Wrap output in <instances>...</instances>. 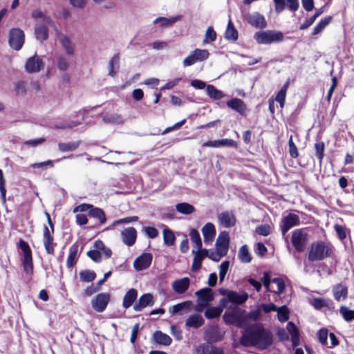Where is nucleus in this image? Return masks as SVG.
I'll return each mask as SVG.
<instances>
[{"label":"nucleus","instance_id":"36","mask_svg":"<svg viewBox=\"0 0 354 354\" xmlns=\"http://www.w3.org/2000/svg\"><path fill=\"white\" fill-rule=\"evenodd\" d=\"M206 93L208 96L214 100H221L225 97V93L215 88L213 85L208 84L206 87Z\"/></svg>","mask_w":354,"mask_h":354},{"label":"nucleus","instance_id":"44","mask_svg":"<svg viewBox=\"0 0 354 354\" xmlns=\"http://www.w3.org/2000/svg\"><path fill=\"white\" fill-rule=\"evenodd\" d=\"M331 20V17H328L321 19V21L314 27L313 35H316L319 34L326 26H328Z\"/></svg>","mask_w":354,"mask_h":354},{"label":"nucleus","instance_id":"45","mask_svg":"<svg viewBox=\"0 0 354 354\" xmlns=\"http://www.w3.org/2000/svg\"><path fill=\"white\" fill-rule=\"evenodd\" d=\"M180 17H175L171 18L158 17L153 21L154 24H160L161 26L169 27L174 24Z\"/></svg>","mask_w":354,"mask_h":354},{"label":"nucleus","instance_id":"61","mask_svg":"<svg viewBox=\"0 0 354 354\" xmlns=\"http://www.w3.org/2000/svg\"><path fill=\"white\" fill-rule=\"evenodd\" d=\"M32 17L33 18H41L46 24H51L52 19L50 17L46 16L44 13L40 10H35L32 12Z\"/></svg>","mask_w":354,"mask_h":354},{"label":"nucleus","instance_id":"10","mask_svg":"<svg viewBox=\"0 0 354 354\" xmlns=\"http://www.w3.org/2000/svg\"><path fill=\"white\" fill-rule=\"evenodd\" d=\"M300 224V218L297 214L289 213L282 218L280 227L284 236L290 229Z\"/></svg>","mask_w":354,"mask_h":354},{"label":"nucleus","instance_id":"31","mask_svg":"<svg viewBox=\"0 0 354 354\" xmlns=\"http://www.w3.org/2000/svg\"><path fill=\"white\" fill-rule=\"evenodd\" d=\"M286 328L291 335L292 346L296 347L299 344V334L296 326L291 322H288Z\"/></svg>","mask_w":354,"mask_h":354},{"label":"nucleus","instance_id":"60","mask_svg":"<svg viewBox=\"0 0 354 354\" xmlns=\"http://www.w3.org/2000/svg\"><path fill=\"white\" fill-rule=\"evenodd\" d=\"M272 282L275 283L277 286V290L274 291L277 295L281 294L285 289L284 281L281 278H274L272 279Z\"/></svg>","mask_w":354,"mask_h":354},{"label":"nucleus","instance_id":"42","mask_svg":"<svg viewBox=\"0 0 354 354\" xmlns=\"http://www.w3.org/2000/svg\"><path fill=\"white\" fill-rule=\"evenodd\" d=\"M223 307H209L205 311V316L207 319H214L221 315Z\"/></svg>","mask_w":354,"mask_h":354},{"label":"nucleus","instance_id":"39","mask_svg":"<svg viewBox=\"0 0 354 354\" xmlns=\"http://www.w3.org/2000/svg\"><path fill=\"white\" fill-rule=\"evenodd\" d=\"M176 209L180 214L189 215L195 211L194 207L187 203H180L176 205Z\"/></svg>","mask_w":354,"mask_h":354},{"label":"nucleus","instance_id":"22","mask_svg":"<svg viewBox=\"0 0 354 354\" xmlns=\"http://www.w3.org/2000/svg\"><path fill=\"white\" fill-rule=\"evenodd\" d=\"M190 279L188 277H183L174 280L171 287L173 290L178 295L185 293L189 288Z\"/></svg>","mask_w":354,"mask_h":354},{"label":"nucleus","instance_id":"18","mask_svg":"<svg viewBox=\"0 0 354 354\" xmlns=\"http://www.w3.org/2000/svg\"><path fill=\"white\" fill-rule=\"evenodd\" d=\"M110 296L108 293L98 294L92 301L93 309L97 312H102L106 308L109 301Z\"/></svg>","mask_w":354,"mask_h":354},{"label":"nucleus","instance_id":"16","mask_svg":"<svg viewBox=\"0 0 354 354\" xmlns=\"http://www.w3.org/2000/svg\"><path fill=\"white\" fill-rule=\"evenodd\" d=\"M195 294L198 296L197 302L201 308L205 307L214 299L212 290L209 288L201 289L196 291Z\"/></svg>","mask_w":354,"mask_h":354},{"label":"nucleus","instance_id":"54","mask_svg":"<svg viewBox=\"0 0 354 354\" xmlns=\"http://www.w3.org/2000/svg\"><path fill=\"white\" fill-rule=\"evenodd\" d=\"M339 313L346 322H351L354 319V310H349L346 306H341L339 308Z\"/></svg>","mask_w":354,"mask_h":354},{"label":"nucleus","instance_id":"30","mask_svg":"<svg viewBox=\"0 0 354 354\" xmlns=\"http://www.w3.org/2000/svg\"><path fill=\"white\" fill-rule=\"evenodd\" d=\"M205 323L204 319L202 317L201 315L198 314H194L191 316H189L186 322H185V326L187 327H191L194 328H198L203 326Z\"/></svg>","mask_w":354,"mask_h":354},{"label":"nucleus","instance_id":"2","mask_svg":"<svg viewBox=\"0 0 354 354\" xmlns=\"http://www.w3.org/2000/svg\"><path fill=\"white\" fill-rule=\"evenodd\" d=\"M254 39L259 44L269 45L282 42L284 39V35L279 30H261L254 33Z\"/></svg>","mask_w":354,"mask_h":354},{"label":"nucleus","instance_id":"5","mask_svg":"<svg viewBox=\"0 0 354 354\" xmlns=\"http://www.w3.org/2000/svg\"><path fill=\"white\" fill-rule=\"evenodd\" d=\"M17 246L23 252L22 266L24 271L27 275L31 276L34 272L32 250L28 243L23 239L19 240Z\"/></svg>","mask_w":354,"mask_h":354},{"label":"nucleus","instance_id":"25","mask_svg":"<svg viewBox=\"0 0 354 354\" xmlns=\"http://www.w3.org/2000/svg\"><path fill=\"white\" fill-rule=\"evenodd\" d=\"M201 231L205 243H212L216 234L214 225L212 223H207L203 227Z\"/></svg>","mask_w":354,"mask_h":354},{"label":"nucleus","instance_id":"11","mask_svg":"<svg viewBox=\"0 0 354 354\" xmlns=\"http://www.w3.org/2000/svg\"><path fill=\"white\" fill-rule=\"evenodd\" d=\"M248 298V295L245 292H237L235 291H229L227 293L226 298H223L221 300L220 304L224 305L225 301H229L237 306L245 303Z\"/></svg>","mask_w":354,"mask_h":354},{"label":"nucleus","instance_id":"15","mask_svg":"<svg viewBox=\"0 0 354 354\" xmlns=\"http://www.w3.org/2000/svg\"><path fill=\"white\" fill-rule=\"evenodd\" d=\"M151 253H143L133 261V268L137 271H141L148 268L152 261Z\"/></svg>","mask_w":354,"mask_h":354},{"label":"nucleus","instance_id":"7","mask_svg":"<svg viewBox=\"0 0 354 354\" xmlns=\"http://www.w3.org/2000/svg\"><path fill=\"white\" fill-rule=\"evenodd\" d=\"M75 286L77 291L83 290L79 294L78 297L80 299L86 301L88 296V286L84 287V283H88V270H82L78 275L75 277Z\"/></svg>","mask_w":354,"mask_h":354},{"label":"nucleus","instance_id":"3","mask_svg":"<svg viewBox=\"0 0 354 354\" xmlns=\"http://www.w3.org/2000/svg\"><path fill=\"white\" fill-rule=\"evenodd\" d=\"M223 319L225 323L241 328L245 321V311L236 306H231L225 312Z\"/></svg>","mask_w":354,"mask_h":354},{"label":"nucleus","instance_id":"9","mask_svg":"<svg viewBox=\"0 0 354 354\" xmlns=\"http://www.w3.org/2000/svg\"><path fill=\"white\" fill-rule=\"evenodd\" d=\"M25 35L20 28H12L9 32L8 43L10 46L15 50H19L24 43Z\"/></svg>","mask_w":354,"mask_h":354},{"label":"nucleus","instance_id":"14","mask_svg":"<svg viewBox=\"0 0 354 354\" xmlns=\"http://www.w3.org/2000/svg\"><path fill=\"white\" fill-rule=\"evenodd\" d=\"M230 237L228 232L224 231L219 234L216 241V250L221 255H226L228 252Z\"/></svg>","mask_w":354,"mask_h":354},{"label":"nucleus","instance_id":"53","mask_svg":"<svg viewBox=\"0 0 354 354\" xmlns=\"http://www.w3.org/2000/svg\"><path fill=\"white\" fill-rule=\"evenodd\" d=\"M288 84H286L277 94L275 100L280 104L281 108H283L285 104L286 91Z\"/></svg>","mask_w":354,"mask_h":354},{"label":"nucleus","instance_id":"35","mask_svg":"<svg viewBox=\"0 0 354 354\" xmlns=\"http://www.w3.org/2000/svg\"><path fill=\"white\" fill-rule=\"evenodd\" d=\"M154 340L159 344L169 346L171 343V338L161 331H156L153 334Z\"/></svg>","mask_w":354,"mask_h":354},{"label":"nucleus","instance_id":"59","mask_svg":"<svg viewBox=\"0 0 354 354\" xmlns=\"http://www.w3.org/2000/svg\"><path fill=\"white\" fill-rule=\"evenodd\" d=\"M289 153L292 158H297L299 156V152L297 146L293 142L292 136H290L288 140Z\"/></svg>","mask_w":354,"mask_h":354},{"label":"nucleus","instance_id":"33","mask_svg":"<svg viewBox=\"0 0 354 354\" xmlns=\"http://www.w3.org/2000/svg\"><path fill=\"white\" fill-rule=\"evenodd\" d=\"M333 296L335 300L339 301L342 299H345L348 295V289L342 284L335 285L333 288Z\"/></svg>","mask_w":354,"mask_h":354},{"label":"nucleus","instance_id":"49","mask_svg":"<svg viewBox=\"0 0 354 354\" xmlns=\"http://www.w3.org/2000/svg\"><path fill=\"white\" fill-rule=\"evenodd\" d=\"M79 144L77 142H60L58 144L59 150L62 152L72 151L78 147Z\"/></svg>","mask_w":354,"mask_h":354},{"label":"nucleus","instance_id":"28","mask_svg":"<svg viewBox=\"0 0 354 354\" xmlns=\"http://www.w3.org/2000/svg\"><path fill=\"white\" fill-rule=\"evenodd\" d=\"M90 217L95 219L100 225H103L106 221V218L103 209L95 207L90 204Z\"/></svg>","mask_w":354,"mask_h":354},{"label":"nucleus","instance_id":"41","mask_svg":"<svg viewBox=\"0 0 354 354\" xmlns=\"http://www.w3.org/2000/svg\"><path fill=\"white\" fill-rule=\"evenodd\" d=\"M238 257L239 260L244 263H248L252 260L251 255L246 245H243L240 248Z\"/></svg>","mask_w":354,"mask_h":354},{"label":"nucleus","instance_id":"24","mask_svg":"<svg viewBox=\"0 0 354 354\" xmlns=\"http://www.w3.org/2000/svg\"><path fill=\"white\" fill-rule=\"evenodd\" d=\"M194 254V259L192 265V271L195 272L199 270L202 265V261L206 255H207V250L206 249H197V250H192Z\"/></svg>","mask_w":354,"mask_h":354},{"label":"nucleus","instance_id":"20","mask_svg":"<svg viewBox=\"0 0 354 354\" xmlns=\"http://www.w3.org/2000/svg\"><path fill=\"white\" fill-rule=\"evenodd\" d=\"M203 147H212V148H220V147H236V142L227 138H223L221 140L207 141L202 144Z\"/></svg>","mask_w":354,"mask_h":354},{"label":"nucleus","instance_id":"4","mask_svg":"<svg viewBox=\"0 0 354 354\" xmlns=\"http://www.w3.org/2000/svg\"><path fill=\"white\" fill-rule=\"evenodd\" d=\"M330 248L323 241L313 243L308 252V259L311 261L323 260L330 256Z\"/></svg>","mask_w":354,"mask_h":354},{"label":"nucleus","instance_id":"48","mask_svg":"<svg viewBox=\"0 0 354 354\" xmlns=\"http://www.w3.org/2000/svg\"><path fill=\"white\" fill-rule=\"evenodd\" d=\"M14 91L18 96L26 94V83L24 81H18L14 84Z\"/></svg>","mask_w":354,"mask_h":354},{"label":"nucleus","instance_id":"27","mask_svg":"<svg viewBox=\"0 0 354 354\" xmlns=\"http://www.w3.org/2000/svg\"><path fill=\"white\" fill-rule=\"evenodd\" d=\"M227 106L232 110L244 115L246 113V105L243 100L239 98H233L227 102Z\"/></svg>","mask_w":354,"mask_h":354},{"label":"nucleus","instance_id":"21","mask_svg":"<svg viewBox=\"0 0 354 354\" xmlns=\"http://www.w3.org/2000/svg\"><path fill=\"white\" fill-rule=\"evenodd\" d=\"M122 242L130 247L134 245L137 238V231L134 227H129L121 232Z\"/></svg>","mask_w":354,"mask_h":354},{"label":"nucleus","instance_id":"55","mask_svg":"<svg viewBox=\"0 0 354 354\" xmlns=\"http://www.w3.org/2000/svg\"><path fill=\"white\" fill-rule=\"evenodd\" d=\"M216 39V33L212 27H209L206 30L205 38L203 41V44H208L209 42L215 41Z\"/></svg>","mask_w":354,"mask_h":354},{"label":"nucleus","instance_id":"17","mask_svg":"<svg viewBox=\"0 0 354 354\" xmlns=\"http://www.w3.org/2000/svg\"><path fill=\"white\" fill-rule=\"evenodd\" d=\"M44 68V63L41 58L34 55L26 60V71L29 73H37Z\"/></svg>","mask_w":354,"mask_h":354},{"label":"nucleus","instance_id":"40","mask_svg":"<svg viewBox=\"0 0 354 354\" xmlns=\"http://www.w3.org/2000/svg\"><path fill=\"white\" fill-rule=\"evenodd\" d=\"M103 120L109 124H120L123 123V118L121 115L117 113L106 114L104 116Z\"/></svg>","mask_w":354,"mask_h":354},{"label":"nucleus","instance_id":"57","mask_svg":"<svg viewBox=\"0 0 354 354\" xmlns=\"http://www.w3.org/2000/svg\"><path fill=\"white\" fill-rule=\"evenodd\" d=\"M315 149L316 151V156L320 161L322 160L324 156V149L325 145L323 142H317L315 144Z\"/></svg>","mask_w":354,"mask_h":354},{"label":"nucleus","instance_id":"23","mask_svg":"<svg viewBox=\"0 0 354 354\" xmlns=\"http://www.w3.org/2000/svg\"><path fill=\"white\" fill-rule=\"evenodd\" d=\"M80 244L77 242L74 243L69 248V254L66 259V266L68 268H73L79 258Z\"/></svg>","mask_w":354,"mask_h":354},{"label":"nucleus","instance_id":"19","mask_svg":"<svg viewBox=\"0 0 354 354\" xmlns=\"http://www.w3.org/2000/svg\"><path fill=\"white\" fill-rule=\"evenodd\" d=\"M245 20L249 24L257 28H264L267 26L265 17L259 12L248 15Z\"/></svg>","mask_w":354,"mask_h":354},{"label":"nucleus","instance_id":"58","mask_svg":"<svg viewBox=\"0 0 354 354\" xmlns=\"http://www.w3.org/2000/svg\"><path fill=\"white\" fill-rule=\"evenodd\" d=\"M272 232V228L269 225H261L256 227V232L262 236H268Z\"/></svg>","mask_w":354,"mask_h":354},{"label":"nucleus","instance_id":"6","mask_svg":"<svg viewBox=\"0 0 354 354\" xmlns=\"http://www.w3.org/2000/svg\"><path fill=\"white\" fill-rule=\"evenodd\" d=\"M291 242L299 252L305 250L308 243V234L305 229H297L292 232Z\"/></svg>","mask_w":354,"mask_h":354},{"label":"nucleus","instance_id":"29","mask_svg":"<svg viewBox=\"0 0 354 354\" xmlns=\"http://www.w3.org/2000/svg\"><path fill=\"white\" fill-rule=\"evenodd\" d=\"M138 292L136 289L131 288L129 290L124 296L122 301V306L127 309L130 308L137 298Z\"/></svg>","mask_w":354,"mask_h":354},{"label":"nucleus","instance_id":"43","mask_svg":"<svg viewBox=\"0 0 354 354\" xmlns=\"http://www.w3.org/2000/svg\"><path fill=\"white\" fill-rule=\"evenodd\" d=\"M225 38L232 41H236L238 38V32L234 28L231 21H229L225 31Z\"/></svg>","mask_w":354,"mask_h":354},{"label":"nucleus","instance_id":"64","mask_svg":"<svg viewBox=\"0 0 354 354\" xmlns=\"http://www.w3.org/2000/svg\"><path fill=\"white\" fill-rule=\"evenodd\" d=\"M211 345L208 344H200L196 348V354H209Z\"/></svg>","mask_w":354,"mask_h":354},{"label":"nucleus","instance_id":"34","mask_svg":"<svg viewBox=\"0 0 354 354\" xmlns=\"http://www.w3.org/2000/svg\"><path fill=\"white\" fill-rule=\"evenodd\" d=\"M43 244L46 253L53 256L55 254L57 243L55 241L54 236L43 238Z\"/></svg>","mask_w":354,"mask_h":354},{"label":"nucleus","instance_id":"50","mask_svg":"<svg viewBox=\"0 0 354 354\" xmlns=\"http://www.w3.org/2000/svg\"><path fill=\"white\" fill-rule=\"evenodd\" d=\"M163 238L164 243L167 245L171 246L174 244L175 241V236L172 231L168 229H165L163 230Z\"/></svg>","mask_w":354,"mask_h":354},{"label":"nucleus","instance_id":"63","mask_svg":"<svg viewBox=\"0 0 354 354\" xmlns=\"http://www.w3.org/2000/svg\"><path fill=\"white\" fill-rule=\"evenodd\" d=\"M317 335L319 342L323 345L326 344L328 335V330L322 328L317 332Z\"/></svg>","mask_w":354,"mask_h":354},{"label":"nucleus","instance_id":"13","mask_svg":"<svg viewBox=\"0 0 354 354\" xmlns=\"http://www.w3.org/2000/svg\"><path fill=\"white\" fill-rule=\"evenodd\" d=\"M218 223L224 227H231L235 225L236 216L232 211H223L217 215Z\"/></svg>","mask_w":354,"mask_h":354},{"label":"nucleus","instance_id":"38","mask_svg":"<svg viewBox=\"0 0 354 354\" xmlns=\"http://www.w3.org/2000/svg\"><path fill=\"white\" fill-rule=\"evenodd\" d=\"M35 34L37 39L42 42L48 37V28L45 25H40L35 28Z\"/></svg>","mask_w":354,"mask_h":354},{"label":"nucleus","instance_id":"47","mask_svg":"<svg viewBox=\"0 0 354 354\" xmlns=\"http://www.w3.org/2000/svg\"><path fill=\"white\" fill-rule=\"evenodd\" d=\"M195 57L197 62H202L208 59L209 53L206 49H196L192 52Z\"/></svg>","mask_w":354,"mask_h":354},{"label":"nucleus","instance_id":"1","mask_svg":"<svg viewBox=\"0 0 354 354\" xmlns=\"http://www.w3.org/2000/svg\"><path fill=\"white\" fill-rule=\"evenodd\" d=\"M241 342L245 346H252L265 349L272 344V335L261 325L254 324L244 331Z\"/></svg>","mask_w":354,"mask_h":354},{"label":"nucleus","instance_id":"56","mask_svg":"<svg viewBox=\"0 0 354 354\" xmlns=\"http://www.w3.org/2000/svg\"><path fill=\"white\" fill-rule=\"evenodd\" d=\"M230 267V262L228 261H223L219 266V281L220 282H223L224 278L226 275V273L228 271Z\"/></svg>","mask_w":354,"mask_h":354},{"label":"nucleus","instance_id":"51","mask_svg":"<svg viewBox=\"0 0 354 354\" xmlns=\"http://www.w3.org/2000/svg\"><path fill=\"white\" fill-rule=\"evenodd\" d=\"M189 236L196 248L201 249L202 248V241L199 232L196 230L192 229L190 231Z\"/></svg>","mask_w":354,"mask_h":354},{"label":"nucleus","instance_id":"32","mask_svg":"<svg viewBox=\"0 0 354 354\" xmlns=\"http://www.w3.org/2000/svg\"><path fill=\"white\" fill-rule=\"evenodd\" d=\"M120 55L118 54L114 55L109 60L108 68L109 75L111 77L115 76L119 70L120 65Z\"/></svg>","mask_w":354,"mask_h":354},{"label":"nucleus","instance_id":"37","mask_svg":"<svg viewBox=\"0 0 354 354\" xmlns=\"http://www.w3.org/2000/svg\"><path fill=\"white\" fill-rule=\"evenodd\" d=\"M59 41L62 46L66 50L68 55H72L74 54L73 45L68 37L62 35L59 37Z\"/></svg>","mask_w":354,"mask_h":354},{"label":"nucleus","instance_id":"46","mask_svg":"<svg viewBox=\"0 0 354 354\" xmlns=\"http://www.w3.org/2000/svg\"><path fill=\"white\" fill-rule=\"evenodd\" d=\"M6 179L2 169H0V194L2 203L6 202Z\"/></svg>","mask_w":354,"mask_h":354},{"label":"nucleus","instance_id":"8","mask_svg":"<svg viewBox=\"0 0 354 354\" xmlns=\"http://www.w3.org/2000/svg\"><path fill=\"white\" fill-rule=\"evenodd\" d=\"M102 254H104L106 258H110L112 251L110 248H106L101 240H97L93 245V249L90 250V259L95 262H100Z\"/></svg>","mask_w":354,"mask_h":354},{"label":"nucleus","instance_id":"26","mask_svg":"<svg viewBox=\"0 0 354 354\" xmlns=\"http://www.w3.org/2000/svg\"><path fill=\"white\" fill-rule=\"evenodd\" d=\"M153 303L152 295L149 293L144 294L139 298L138 301L136 302L133 309L136 312H140L147 306H151Z\"/></svg>","mask_w":354,"mask_h":354},{"label":"nucleus","instance_id":"52","mask_svg":"<svg viewBox=\"0 0 354 354\" xmlns=\"http://www.w3.org/2000/svg\"><path fill=\"white\" fill-rule=\"evenodd\" d=\"M277 311L278 319L281 322H284L289 319V310L286 306L279 307Z\"/></svg>","mask_w":354,"mask_h":354},{"label":"nucleus","instance_id":"12","mask_svg":"<svg viewBox=\"0 0 354 354\" xmlns=\"http://www.w3.org/2000/svg\"><path fill=\"white\" fill-rule=\"evenodd\" d=\"M274 4V10L277 13H281L287 6L291 12L297 11L299 8V0H273Z\"/></svg>","mask_w":354,"mask_h":354},{"label":"nucleus","instance_id":"62","mask_svg":"<svg viewBox=\"0 0 354 354\" xmlns=\"http://www.w3.org/2000/svg\"><path fill=\"white\" fill-rule=\"evenodd\" d=\"M223 335L216 330L213 329L208 333V339L211 342H218L221 340Z\"/></svg>","mask_w":354,"mask_h":354}]
</instances>
